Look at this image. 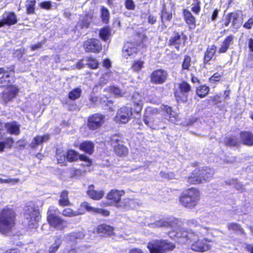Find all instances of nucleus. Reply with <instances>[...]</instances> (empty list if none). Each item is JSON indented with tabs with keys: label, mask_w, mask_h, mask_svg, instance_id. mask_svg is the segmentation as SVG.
<instances>
[{
	"label": "nucleus",
	"mask_w": 253,
	"mask_h": 253,
	"mask_svg": "<svg viewBox=\"0 0 253 253\" xmlns=\"http://www.w3.org/2000/svg\"><path fill=\"white\" fill-rule=\"evenodd\" d=\"M196 226L199 227L198 230L176 228L174 235L175 239L178 243L181 244H187L194 241L191 245V249L193 251L204 252L209 250L211 249V245L208 243L211 242V240L208 238L199 240L198 238L200 236H203L201 230L204 228L201 225H197Z\"/></svg>",
	"instance_id": "nucleus-1"
},
{
	"label": "nucleus",
	"mask_w": 253,
	"mask_h": 253,
	"mask_svg": "<svg viewBox=\"0 0 253 253\" xmlns=\"http://www.w3.org/2000/svg\"><path fill=\"white\" fill-rule=\"evenodd\" d=\"M214 174V170L210 167H199L193 170L184 179L190 185H200L212 180Z\"/></svg>",
	"instance_id": "nucleus-2"
},
{
	"label": "nucleus",
	"mask_w": 253,
	"mask_h": 253,
	"mask_svg": "<svg viewBox=\"0 0 253 253\" xmlns=\"http://www.w3.org/2000/svg\"><path fill=\"white\" fill-rule=\"evenodd\" d=\"M201 193L197 188L192 187L185 189L179 195L178 201L179 204L183 207L188 209L193 210L199 204Z\"/></svg>",
	"instance_id": "nucleus-3"
},
{
	"label": "nucleus",
	"mask_w": 253,
	"mask_h": 253,
	"mask_svg": "<svg viewBox=\"0 0 253 253\" xmlns=\"http://www.w3.org/2000/svg\"><path fill=\"white\" fill-rule=\"evenodd\" d=\"M16 213L12 209L7 206L0 211V233L7 234L15 226Z\"/></svg>",
	"instance_id": "nucleus-4"
},
{
	"label": "nucleus",
	"mask_w": 253,
	"mask_h": 253,
	"mask_svg": "<svg viewBox=\"0 0 253 253\" xmlns=\"http://www.w3.org/2000/svg\"><path fill=\"white\" fill-rule=\"evenodd\" d=\"M176 246L168 239H154L149 241L147 248L149 253H169L174 250Z\"/></svg>",
	"instance_id": "nucleus-5"
},
{
	"label": "nucleus",
	"mask_w": 253,
	"mask_h": 253,
	"mask_svg": "<svg viewBox=\"0 0 253 253\" xmlns=\"http://www.w3.org/2000/svg\"><path fill=\"white\" fill-rule=\"evenodd\" d=\"M57 211L54 206H50L47 211L46 220L50 227L62 230L66 227V221L56 214Z\"/></svg>",
	"instance_id": "nucleus-6"
},
{
	"label": "nucleus",
	"mask_w": 253,
	"mask_h": 253,
	"mask_svg": "<svg viewBox=\"0 0 253 253\" xmlns=\"http://www.w3.org/2000/svg\"><path fill=\"white\" fill-rule=\"evenodd\" d=\"M187 36L184 31L174 29L168 42L169 46H173L179 51L183 48L187 41Z\"/></svg>",
	"instance_id": "nucleus-7"
},
{
	"label": "nucleus",
	"mask_w": 253,
	"mask_h": 253,
	"mask_svg": "<svg viewBox=\"0 0 253 253\" xmlns=\"http://www.w3.org/2000/svg\"><path fill=\"white\" fill-rule=\"evenodd\" d=\"M192 92V86L186 81H182L178 84V87L174 92V96L177 102L186 103L188 100V96Z\"/></svg>",
	"instance_id": "nucleus-8"
},
{
	"label": "nucleus",
	"mask_w": 253,
	"mask_h": 253,
	"mask_svg": "<svg viewBox=\"0 0 253 253\" xmlns=\"http://www.w3.org/2000/svg\"><path fill=\"white\" fill-rule=\"evenodd\" d=\"M24 216L28 220L27 225L29 228L37 227V224L41 219V215L40 211L35 207L27 206L24 211Z\"/></svg>",
	"instance_id": "nucleus-9"
},
{
	"label": "nucleus",
	"mask_w": 253,
	"mask_h": 253,
	"mask_svg": "<svg viewBox=\"0 0 253 253\" xmlns=\"http://www.w3.org/2000/svg\"><path fill=\"white\" fill-rule=\"evenodd\" d=\"M105 120L104 114L100 113L92 114L87 118L86 126L91 131L98 130L103 126Z\"/></svg>",
	"instance_id": "nucleus-10"
},
{
	"label": "nucleus",
	"mask_w": 253,
	"mask_h": 253,
	"mask_svg": "<svg viewBox=\"0 0 253 253\" xmlns=\"http://www.w3.org/2000/svg\"><path fill=\"white\" fill-rule=\"evenodd\" d=\"M83 48L86 52L98 54L102 50V45L99 40L91 38L84 42Z\"/></svg>",
	"instance_id": "nucleus-11"
},
{
	"label": "nucleus",
	"mask_w": 253,
	"mask_h": 253,
	"mask_svg": "<svg viewBox=\"0 0 253 253\" xmlns=\"http://www.w3.org/2000/svg\"><path fill=\"white\" fill-rule=\"evenodd\" d=\"M124 190H118L113 189L109 191L106 194V199L108 202L104 203V206H108L114 205L119 207L122 197L125 194Z\"/></svg>",
	"instance_id": "nucleus-12"
},
{
	"label": "nucleus",
	"mask_w": 253,
	"mask_h": 253,
	"mask_svg": "<svg viewBox=\"0 0 253 253\" xmlns=\"http://www.w3.org/2000/svg\"><path fill=\"white\" fill-rule=\"evenodd\" d=\"M19 88L16 85L11 84L8 86L6 91H3L0 94V101L3 105L11 102L18 95Z\"/></svg>",
	"instance_id": "nucleus-13"
},
{
	"label": "nucleus",
	"mask_w": 253,
	"mask_h": 253,
	"mask_svg": "<svg viewBox=\"0 0 253 253\" xmlns=\"http://www.w3.org/2000/svg\"><path fill=\"white\" fill-rule=\"evenodd\" d=\"M168 77L167 71L158 69L153 71L150 75V82L154 84H162L166 82Z\"/></svg>",
	"instance_id": "nucleus-14"
},
{
	"label": "nucleus",
	"mask_w": 253,
	"mask_h": 253,
	"mask_svg": "<svg viewBox=\"0 0 253 253\" xmlns=\"http://www.w3.org/2000/svg\"><path fill=\"white\" fill-rule=\"evenodd\" d=\"M240 11L238 10L234 11L228 13L225 16L223 17L221 20V23L223 27L229 26L231 23V26L236 27L238 24L239 17Z\"/></svg>",
	"instance_id": "nucleus-15"
},
{
	"label": "nucleus",
	"mask_w": 253,
	"mask_h": 253,
	"mask_svg": "<svg viewBox=\"0 0 253 253\" xmlns=\"http://www.w3.org/2000/svg\"><path fill=\"white\" fill-rule=\"evenodd\" d=\"M132 108L127 106L120 108L116 116V119L124 124L127 123L132 118Z\"/></svg>",
	"instance_id": "nucleus-16"
},
{
	"label": "nucleus",
	"mask_w": 253,
	"mask_h": 253,
	"mask_svg": "<svg viewBox=\"0 0 253 253\" xmlns=\"http://www.w3.org/2000/svg\"><path fill=\"white\" fill-rule=\"evenodd\" d=\"M182 16L188 30H192L196 27V18L191 12L187 8L182 10Z\"/></svg>",
	"instance_id": "nucleus-17"
},
{
	"label": "nucleus",
	"mask_w": 253,
	"mask_h": 253,
	"mask_svg": "<svg viewBox=\"0 0 253 253\" xmlns=\"http://www.w3.org/2000/svg\"><path fill=\"white\" fill-rule=\"evenodd\" d=\"M179 220L174 217H167L157 220L155 224L157 227L173 228L178 226Z\"/></svg>",
	"instance_id": "nucleus-18"
},
{
	"label": "nucleus",
	"mask_w": 253,
	"mask_h": 253,
	"mask_svg": "<svg viewBox=\"0 0 253 253\" xmlns=\"http://www.w3.org/2000/svg\"><path fill=\"white\" fill-rule=\"evenodd\" d=\"M216 49L217 47L214 44L208 46L203 56V63L204 65H210V61L215 59Z\"/></svg>",
	"instance_id": "nucleus-19"
},
{
	"label": "nucleus",
	"mask_w": 253,
	"mask_h": 253,
	"mask_svg": "<svg viewBox=\"0 0 253 253\" xmlns=\"http://www.w3.org/2000/svg\"><path fill=\"white\" fill-rule=\"evenodd\" d=\"M115 228L106 223H100L96 228L97 233L103 237H110L115 235Z\"/></svg>",
	"instance_id": "nucleus-20"
},
{
	"label": "nucleus",
	"mask_w": 253,
	"mask_h": 253,
	"mask_svg": "<svg viewBox=\"0 0 253 253\" xmlns=\"http://www.w3.org/2000/svg\"><path fill=\"white\" fill-rule=\"evenodd\" d=\"M234 38L235 37L232 34H229L226 36L220 44L217 51L218 53L219 54L226 53L233 44Z\"/></svg>",
	"instance_id": "nucleus-21"
},
{
	"label": "nucleus",
	"mask_w": 253,
	"mask_h": 253,
	"mask_svg": "<svg viewBox=\"0 0 253 253\" xmlns=\"http://www.w3.org/2000/svg\"><path fill=\"white\" fill-rule=\"evenodd\" d=\"M50 137L51 135L49 133H45L42 135H37L33 137L29 146L30 148L33 149H36L38 146L42 145L43 143L48 142Z\"/></svg>",
	"instance_id": "nucleus-22"
},
{
	"label": "nucleus",
	"mask_w": 253,
	"mask_h": 253,
	"mask_svg": "<svg viewBox=\"0 0 253 253\" xmlns=\"http://www.w3.org/2000/svg\"><path fill=\"white\" fill-rule=\"evenodd\" d=\"M241 145L253 146V133L250 131H242L239 133Z\"/></svg>",
	"instance_id": "nucleus-23"
},
{
	"label": "nucleus",
	"mask_w": 253,
	"mask_h": 253,
	"mask_svg": "<svg viewBox=\"0 0 253 253\" xmlns=\"http://www.w3.org/2000/svg\"><path fill=\"white\" fill-rule=\"evenodd\" d=\"M78 148L85 154L91 155L94 151V144L90 140L83 141L79 144Z\"/></svg>",
	"instance_id": "nucleus-24"
},
{
	"label": "nucleus",
	"mask_w": 253,
	"mask_h": 253,
	"mask_svg": "<svg viewBox=\"0 0 253 253\" xmlns=\"http://www.w3.org/2000/svg\"><path fill=\"white\" fill-rule=\"evenodd\" d=\"M8 70H6L5 69V72L2 73V76L0 77V88H3L5 87H7L10 85L11 81L9 79L10 78L9 72H14V66H12L10 67L7 68Z\"/></svg>",
	"instance_id": "nucleus-25"
},
{
	"label": "nucleus",
	"mask_w": 253,
	"mask_h": 253,
	"mask_svg": "<svg viewBox=\"0 0 253 253\" xmlns=\"http://www.w3.org/2000/svg\"><path fill=\"white\" fill-rule=\"evenodd\" d=\"M138 47L135 45L134 41L128 42L124 45L123 51L125 53V56H130L136 54L138 52Z\"/></svg>",
	"instance_id": "nucleus-26"
},
{
	"label": "nucleus",
	"mask_w": 253,
	"mask_h": 253,
	"mask_svg": "<svg viewBox=\"0 0 253 253\" xmlns=\"http://www.w3.org/2000/svg\"><path fill=\"white\" fill-rule=\"evenodd\" d=\"M86 193L90 198L94 200H99L101 199L104 195V191L103 190H95L94 186L93 184L88 186Z\"/></svg>",
	"instance_id": "nucleus-27"
},
{
	"label": "nucleus",
	"mask_w": 253,
	"mask_h": 253,
	"mask_svg": "<svg viewBox=\"0 0 253 253\" xmlns=\"http://www.w3.org/2000/svg\"><path fill=\"white\" fill-rule=\"evenodd\" d=\"M223 143L226 147H238L241 145V141L237 136L231 135L225 138Z\"/></svg>",
	"instance_id": "nucleus-28"
},
{
	"label": "nucleus",
	"mask_w": 253,
	"mask_h": 253,
	"mask_svg": "<svg viewBox=\"0 0 253 253\" xmlns=\"http://www.w3.org/2000/svg\"><path fill=\"white\" fill-rule=\"evenodd\" d=\"M2 18L7 26L15 25L18 22L17 15L13 11L5 12Z\"/></svg>",
	"instance_id": "nucleus-29"
},
{
	"label": "nucleus",
	"mask_w": 253,
	"mask_h": 253,
	"mask_svg": "<svg viewBox=\"0 0 253 253\" xmlns=\"http://www.w3.org/2000/svg\"><path fill=\"white\" fill-rule=\"evenodd\" d=\"M191 57L188 54H185L181 64V69L180 73L181 75L186 74L187 73L191 70Z\"/></svg>",
	"instance_id": "nucleus-30"
},
{
	"label": "nucleus",
	"mask_w": 253,
	"mask_h": 253,
	"mask_svg": "<svg viewBox=\"0 0 253 253\" xmlns=\"http://www.w3.org/2000/svg\"><path fill=\"white\" fill-rule=\"evenodd\" d=\"M93 18V14L86 13L81 17V19L78 22V25L81 29H87L90 24V21Z\"/></svg>",
	"instance_id": "nucleus-31"
},
{
	"label": "nucleus",
	"mask_w": 253,
	"mask_h": 253,
	"mask_svg": "<svg viewBox=\"0 0 253 253\" xmlns=\"http://www.w3.org/2000/svg\"><path fill=\"white\" fill-rule=\"evenodd\" d=\"M111 35L112 29L109 26H104L99 31V38L105 42H108L110 40Z\"/></svg>",
	"instance_id": "nucleus-32"
},
{
	"label": "nucleus",
	"mask_w": 253,
	"mask_h": 253,
	"mask_svg": "<svg viewBox=\"0 0 253 253\" xmlns=\"http://www.w3.org/2000/svg\"><path fill=\"white\" fill-rule=\"evenodd\" d=\"M58 204L61 207L70 206L72 205L69 198L68 191L64 190L60 193Z\"/></svg>",
	"instance_id": "nucleus-33"
},
{
	"label": "nucleus",
	"mask_w": 253,
	"mask_h": 253,
	"mask_svg": "<svg viewBox=\"0 0 253 253\" xmlns=\"http://www.w3.org/2000/svg\"><path fill=\"white\" fill-rule=\"evenodd\" d=\"M210 91V88L206 84L200 85L197 86L195 89L196 95L200 98H204L207 96Z\"/></svg>",
	"instance_id": "nucleus-34"
},
{
	"label": "nucleus",
	"mask_w": 253,
	"mask_h": 253,
	"mask_svg": "<svg viewBox=\"0 0 253 253\" xmlns=\"http://www.w3.org/2000/svg\"><path fill=\"white\" fill-rule=\"evenodd\" d=\"M227 228L229 230L233 231L236 234L246 235L244 229L239 223L236 222L229 223L227 225Z\"/></svg>",
	"instance_id": "nucleus-35"
},
{
	"label": "nucleus",
	"mask_w": 253,
	"mask_h": 253,
	"mask_svg": "<svg viewBox=\"0 0 253 253\" xmlns=\"http://www.w3.org/2000/svg\"><path fill=\"white\" fill-rule=\"evenodd\" d=\"M93 207H91L90 203L84 201L82 202L77 210L78 215L85 214L86 212H93Z\"/></svg>",
	"instance_id": "nucleus-36"
},
{
	"label": "nucleus",
	"mask_w": 253,
	"mask_h": 253,
	"mask_svg": "<svg viewBox=\"0 0 253 253\" xmlns=\"http://www.w3.org/2000/svg\"><path fill=\"white\" fill-rule=\"evenodd\" d=\"M133 41L135 43V45L137 46L138 48L146 47L147 45L148 39L146 35H141L139 34L134 38Z\"/></svg>",
	"instance_id": "nucleus-37"
},
{
	"label": "nucleus",
	"mask_w": 253,
	"mask_h": 253,
	"mask_svg": "<svg viewBox=\"0 0 253 253\" xmlns=\"http://www.w3.org/2000/svg\"><path fill=\"white\" fill-rule=\"evenodd\" d=\"M8 124L6 128L7 131L11 134L18 135L20 133V125L16 121H12L10 123L7 122Z\"/></svg>",
	"instance_id": "nucleus-38"
},
{
	"label": "nucleus",
	"mask_w": 253,
	"mask_h": 253,
	"mask_svg": "<svg viewBox=\"0 0 253 253\" xmlns=\"http://www.w3.org/2000/svg\"><path fill=\"white\" fill-rule=\"evenodd\" d=\"M80 154L74 149H68L66 152L67 161L69 163L77 162L79 160Z\"/></svg>",
	"instance_id": "nucleus-39"
},
{
	"label": "nucleus",
	"mask_w": 253,
	"mask_h": 253,
	"mask_svg": "<svg viewBox=\"0 0 253 253\" xmlns=\"http://www.w3.org/2000/svg\"><path fill=\"white\" fill-rule=\"evenodd\" d=\"M36 0H26L25 7L26 13L28 15H32L35 13Z\"/></svg>",
	"instance_id": "nucleus-40"
},
{
	"label": "nucleus",
	"mask_w": 253,
	"mask_h": 253,
	"mask_svg": "<svg viewBox=\"0 0 253 253\" xmlns=\"http://www.w3.org/2000/svg\"><path fill=\"white\" fill-rule=\"evenodd\" d=\"M62 243V240L61 238L59 236H57L54 239L53 244L51 245L48 249V253H56Z\"/></svg>",
	"instance_id": "nucleus-41"
},
{
	"label": "nucleus",
	"mask_w": 253,
	"mask_h": 253,
	"mask_svg": "<svg viewBox=\"0 0 253 253\" xmlns=\"http://www.w3.org/2000/svg\"><path fill=\"white\" fill-rule=\"evenodd\" d=\"M115 153L119 157H124L128 153V149L123 144H118L114 147Z\"/></svg>",
	"instance_id": "nucleus-42"
},
{
	"label": "nucleus",
	"mask_w": 253,
	"mask_h": 253,
	"mask_svg": "<svg viewBox=\"0 0 253 253\" xmlns=\"http://www.w3.org/2000/svg\"><path fill=\"white\" fill-rule=\"evenodd\" d=\"M85 60L87 63L86 65L91 69H96L99 67V62L96 60L95 58L92 56H89L85 57Z\"/></svg>",
	"instance_id": "nucleus-43"
},
{
	"label": "nucleus",
	"mask_w": 253,
	"mask_h": 253,
	"mask_svg": "<svg viewBox=\"0 0 253 253\" xmlns=\"http://www.w3.org/2000/svg\"><path fill=\"white\" fill-rule=\"evenodd\" d=\"M82 92L80 87L75 88L69 92L68 98L72 100H75L81 97Z\"/></svg>",
	"instance_id": "nucleus-44"
},
{
	"label": "nucleus",
	"mask_w": 253,
	"mask_h": 253,
	"mask_svg": "<svg viewBox=\"0 0 253 253\" xmlns=\"http://www.w3.org/2000/svg\"><path fill=\"white\" fill-rule=\"evenodd\" d=\"M223 75V72H215L209 78V81L212 84H217L222 81Z\"/></svg>",
	"instance_id": "nucleus-45"
},
{
	"label": "nucleus",
	"mask_w": 253,
	"mask_h": 253,
	"mask_svg": "<svg viewBox=\"0 0 253 253\" xmlns=\"http://www.w3.org/2000/svg\"><path fill=\"white\" fill-rule=\"evenodd\" d=\"M168 22L171 21L172 18V14L170 12H168L166 9V4L164 3L163 4L162 9L161 10V20L162 22H163V18Z\"/></svg>",
	"instance_id": "nucleus-46"
},
{
	"label": "nucleus",
	"mask_w": 253,
	"mask_h": 253,
	"mask_svg": "<svg viewBox=\"0 0 253 253\" xmlns=\"http://www.w3.org/2000/svg\"><path fill=\"white\" fill-rule=\"evenodd\" d=\"M79 160L84 162L81 164V166L84 168L90 167L92 165V160L84 154H80Z\"/></svg>",
	"instance_id": "nucleus-47"
},
{
	"label": "nucleus",
	"mask_w": 253,
	"mask_h": 253,
	"mask_svg": "<svg viewBox=\"0 0 253 253\" xmlns=\"http://www.w3.org/2000/svg\"><path fill=\"white\" fill-rule=\"evenodd\" d=\"M102 21L104 24H108L110 19L109 10L104 6L101 7V16Z\"/></svg>",
	"instance_id": "nucleus-48"
},
{
	"label": "nucleus",
	"mask_w": 253,
	"mask_h": 253,
	"mask_svg": "<svg viewBox=\"0 0 253 253\" xmlns=\"http://www.w3.org/2000/svg\"><path fill=\"white\" fill-rule=\"evenodd\" d=\"M56 158L57 163L60 164L61 166H67V158L66 157V153L64 154L62 152H56Z\"/></svg>",
	"instance_id": "nucleus-49"
},
{
	"label": "nucleus",
	"mask_w": 253,
	"mask_h": 253,
	"mask_svg": "<svg viewBox=\"0 0 253 253\" xmlns=\"http://www.w3.org/2000/svg\"><path fill=\"white\" fill-rule=\"evenodd\" d=\"M62 214L65 217H73L78 216L77 211H74L70 208H66L62 211Z\"/></svg>",
	"instance_id": "nucleus-50"
},
{
	"label": "nucleus",
	"mask_w": 253,
	"mask_h": 253,
	"mask_svg": "<svg viewBox=\"0 0 253 253\" xmlns=\"http://www.w3.org/2000/svg\"><path fill=\"white\" fill-rule=\"evenodd\" d=\"M221 95L218 94H215L210 97L209 99H207L208 103L211 104L213 105H217L219 106L222 101L220 99Z\"/></svg>",
	"instance_id": "nucleus-51"
},
{
	"label": "nucleus",
	"mask_w": 253,
	"mask_h": 253,
	"mask_svg": "<svg viewBox=\"0 0 253 253\" xmlns=\"http://www.w3.org/2000/svg\"><path fill=\"white\" fill-rule=\"evenodd\" d=\"M194 3L192 4L191 8V11L196 15H199L201 11V2L200 0H193Z\"/></svg>",
	"instance_id": "nucleus-52"
},
{
	"label": "nucleus",
	"mask_w": 253,
	"mask_h": 253,
	"mask_svg": "<svg viewBox=\"0 0 253 253\" xmlns=\"http://www.w3.org/2000/svg\"><path fill=\"white\" fill-rule=\"evenodd\" d=\"M163 109L165 112L168 115L169 121L173 122L176 120L175 116L173 114V112L172 110L171 107L168 105H165Z\"/></svg>",
	"instance_id": "nucleus-53"
},
{
	"label": "nucleus",
	"mask_w": 253,
	"mask_h": 253,
	"mask_svg": "<svg viewBox=\"0 0 253 253\" xmlns=\"http://www.w3.org/2000/svg\"><path fill=\"white\" fill-rule=\"evenodd\" d=\"M92 212L96 214H99L104 217L108 216L110 213V211L108 210L99 208H93Z\"/></svg>",
	"instance_id": "nucleus-54"
},
{
	"label": "nucleus",
	"mask_w": 253,
	"mask_h": 253,
	"mask_svg": "<svg viewBox=\"0 0 253 253\" xmlns=\"http://www.w3.org/2000/svg\"><path fill=\"white\" fill-rule=\"evenodd\" d=\"M144 62L140 60H136L133 63L131 68L134 72H139L143 67Z\"/></svg>",
	"instance_id": "nucleus-55"
},
{
	"label": "nucleus",
	"mask_w": 253,
	"mask_h": 253,
	"mask_svg": "<svg viewBox=\"0 0 253 253\" xmlns=\"http://www.w3.org/2000/svg\"><path fill=\"white\" fill-rule=\"evenodd\" d=\"M124 5L125 8L128 10H134L135 8V4L133 0H125Z\"/></svg>",
	"instance_id": "nucleus-56"
},
{
	"label": "nucleus",
	"mask_w": 253,
	"mask_h": 253,
	"mask_svg": "<svg viewBox=\"0 0 253 253\" xmlns=\"http://www.w3.org/2000/svg\"><path fill=\"white\" fill-rule=\"evenodd\" d=\"M41 8L49 10L52 8V2L49 0L43 1L39 4Z\"/></svg>",
	"instance_id": "nucleus-57"
},
{
	"label": "nucleus",
	"mask_w": 253,
	"mask_h": 253,
	"mask_svg": "<svg viewBox=\"0 0 253 253\" xmlns=\"http://www.w3.org/2000/svg\"><path fill=\"white\" fill-rule=\"evenodd\" d=\"M132 106L134 113L138 114L141 113L142 109V103L138 102H133Z\"/></svg>",
	"instance_id": "nucleus-58"
},
{
	"label": "nucleus",
	"mask_w": 253,
	"mask_h": 253,
	"mask_svg": "<svg viewBox=\"0 0 253 253\" xmlns=\"http://www.w3.org/2000/svg\"><path fill=\"white\" fill-rule=\"evenodd\" d=\"M243 27L246 29H251L253 27V15L243 24Z\"/></svg>",
	"instance_id": "nucleus-59"
},
{
	"label": "nucleus",
	"mask_w": 253,
	"mask_h": 253,
	"mask_svg": "<svg viewBox=\"0 0 253 253\" xmlns=\"http://www.w3.org/2000/svg\"><path fill=\"white\" fill-rule=\"evenodd\" d=\"M147 22L151 25L155 24L157 22V17L151 14H149L147 17Z\"/></svg>",
	"instance_id": "nucleus-60"
},
{
	"label": "nucleus",
	"mask_w": 253,
	"mask_h": 253,
	"mask_svg": "<svg viewBox=\"0 0 253 253\" xmlns=\"http://www.w3.org/2000/svg\"><path fill=\"white\" fill-rule=\"evenodd\" d=\"M110 90L112 93L116 95H121L122 93L121 89L118 86L114 85L111 86L110 87Z\"/></svg>",
	"instance_id": "nucleus-61"
},
{
	"label": "nucleus",
	"mask_w": 253,
	"mask_h": 253,
	"mask_svg": "<svg viewBox=\"0 0 253 253\" xmlns=\"http://www.w3.org/2000/svg\"><path fill=\"white\" fill-rule=\"evenodd\" d=\"M219 11H220L219 9H218L217 8H215L213 10V11H212V12L211 13V21H214L217 19V18L218 16V14H219Z\"/></svg>",
	"instance_id": "nucleus-62"
},
{
	"label": "nucleus",
	"mask_w": 253,
	"mask_h": 253,
	"mask_svg": "<svg viewBox=\"0 0 253 253\" xmlns=\"http://www.w3.org/2000/svg\"><path fill=\"white\" fill-rule=\"evenodd\" d=\"M19 181V179L18 178H12V179H2L0 178V183H17Z\"/></svg>",
	"instance_id": "nucleus-63"
},
{
	"label": "nucleus",
	"mask_w": 253,
	"mask_h": 253,
	"mask_svg": "<svg viewBox=\"0 0 253 253\" xmlns=\"http://www.w3.org/2000/svg\"><path fill=\"white\" fill-rule=\"evenodd\" d=\"M127 253H144V252L141 249L134 247L129 249Z\"/></svg>",
	"instance_id": "nucleus-64"
}]
</instances>
